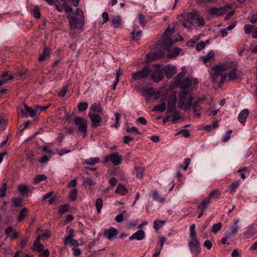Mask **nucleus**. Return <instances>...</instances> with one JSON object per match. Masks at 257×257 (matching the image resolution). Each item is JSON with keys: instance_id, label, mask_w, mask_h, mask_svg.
<instances>
[{"instance_id": "49530a36", "label": "nucleus", "mask_w": 257, "mask_h": 257, "mask_svg": "<svg viewBox=\"0 0 257 257\" xmlns=\"http://www.w3.org/2000/svg\"><path fill=\"white\" fill-rule=\"evenodd\" d=\"M47 177L45 175H37L35 177L34 181L36 184L39 183L40 182L46 180Z\"/></svg>"}, {"instance_id": "39448f33", "label": "nucleus", "mask_w": 257, "mask_h": 257, "mask_svg": "<svg viewBox=\"0 0 257 257\" xmlns=\"http://www.w3.org/2000/svg\"><path fill=\"white\" fill-rule=\"evenodd\" d=\"M102 115L103 117L102 118L101 116L96 113H93L90 112L88 113V115L91 121V126L92 127L96 128L99 126L101 121H103L105 125L106 124V123L108 120V116L106 113H103Z\"/></svg>"}, {"instance_id": "f704fd0d", "label": "nucleus", "mask_w": 257, "mask_h": 257, "mask_svg": "<svg viewBox=\"0 0 257 257\" xmlns=\"http://www.w3.org/2000/svg\"><path fill=\"white\" fill-rule=\"evenodd\" d=\"M189 236L190 239H196V232L195 230V225L194 224H192L190 226L189 229Z\"/></svg>"}, {"instance_id": "864d4df0", "label": "nucleus", "mask_w": 257, "mask_h": 257, "mask_svg": "<svg viewBox=\"0 0 257 257\" xmlns=\"http://www.w3.org/2000/svg\"><path fill=\"white\" fill-rule=\"evenodd\" d=\"M12 201L15 207H20L23 206L22 200L20 198H14Z\"/></svg>"}, {"instance_id": "3c124183", "label": "nucleus", "mask_w": 257, "mask_h": 257, "mask_svg": "<svg viewBox=\"0 0 257 257\" xmlns=\"http://www.w3.org/2000/svg\"><path fill=\"white\" fill-rule=\"evenodd\" d=\"M201 104H197V103H194L192 104L194 112L196 114V115L198 116H200V115L199 111L201 109Z\"/></svg>"}, {"instance_id": "aec40b11", "label": "nucleus", "mask_w": 257, "mask_h": 257, "mask_svg": "<svg viewBox=\"0 0 257 257\" xmlns=\"http://www.w3.org/2000/svg\"><path fill=\"white\" fill-rule=\"evenodd\" d=\"M193 18V22L196 23L198 27H202L205 26V23L204 18L197 14L196 12H194Z\"/></svg>"}, {"instance_id": "69168bd1", "label": "nucleus", "mask_w": 257, "mask_h": 257, "mask_svg": "<svg viewBox=\"0 0 257 257\" xmlns=\"http://www.w3.org/2000/svg\"><path fill=\"white\" fill-rule=\"evenodd\" d=\"M120 117H121L120 113H117V112L115 113V122H116V123L114 125L115 128L118 127V126L119 124V120L120 119Z\"/></svg>"}, {"instance_id": "4c0bfd02", "label": "nucleus", "mask_w": 257, "mask_h": 257, "mask_svg": "<svg viewBox=\"0 0 257 257\" xmlns=\"http://www.w3.org/2000/svg\"><path fill=\"white\" fill-rule=\"evenodd\" d=\"M193 100V97L192 96H189L185 104L183 106L184 107V108L186 110L189 109V108H190V107L192 105Z\"/></svg>"}, {"instance_id": "052dcab7", "label": "nucleus", "mask_w": 257, "mask_h": 257, "mask_svg": "<svg viewBox=\"0 0 257 257\" xmlns=\"http://www.w3.org/2000/svg\"><path fill=\"white\" fill-rule=\"evenodd\" d=\"M185 76V73L184 72H181L177 74L175 78V82L178 84L179 83H180L181 81H182V79Z\"/></svg>"}, {"instance_id": "a211bd4d", "label": "nucleus", "mask_w": 257, "mask_h": 257, "mask_svg": "<svg viewBox=\"0 0 257 257\" xmlns=\"http://www.w3.org/2000/svg\"><path fill=\"white\" fill-rule=\"evenodd\" d=\"M145 235V231L142 229H140L133 233L131 236L130 237V239L131 240L134 239H136L137 240H141L144 238Z\"/></svg>"}, {"instance_id": "de8ad7c7", "label": "nucleus", "mask_w": 257, "mask_h": 257, "mask_svg": "<svg viewBox=\"0 0 257 257\" xmlns=\"http://www.w3.org/2000/svg\"><path fill=\"white\" fill-rule=\"evenodd\" d=\"M28 242V238L27 237L25 236L20 238V242L18 243V245L22 248H24L27 245Z\"/></svg>"}, {"instance_id": "a19ab883", "label": "nucleus", "mask_w": 257, "mask_h": 257, "mask_svg": "<svg viewBox=\"0 0 257 257\" xmlns=\"http://www.w3.org/2000/svg\"><path fill=\"white\" fill-rule=\"evenodd\" d=\"M78 191L76 188L73 189L69 194V199L71 201H74L76 200L77 197Z\"/></svg>"}, {"instance_id": "4d7b16f0", "label": "nucleus", "mask_w": 257, "mask_h": 257, "mask_svg": "<svg viewBox=\"0 0 257 257\" xmlns=\"http://www.w3.org/2000/svg\"><path fill=\"white\" fill-rule=\"evenodd\" d=\"M69 206L68 205H62L59 207V213L62 214L68 211Z\"/></svg>"}, {"instance_id": "393cba45", "label": "nucleus", "mask_w": 257, "mask_h": 257, "mask_svg": "<svg viewBox=\"0 0 257 257\" xmlns=\"http://www.w3.org/2000/svg\"><path fill=\"white\" fill-rule=\"evenodd\" d=\"M178 84L180 85V86L183 88L182 90L185 89L186 90H188V87L191 84V81L189 78H186L183 80L182 81H181L180 83H179Z\"/></svg>"}, {"instance_id": "c85d7f7f", "label": "nucleus", "mask_w": 257, "mask_h": 257, "mask_svg": "<svg viewBox=\"0 0 257 257\" xmlns=\"http://www.w3.org/2000/svg\"><path fill=\"white\" fill-rule=\"evenodd\" d=\"M221 194L218 189H215L213 190L209 195L208 198H207V199H209V201H210V200L212 199H218L219 197L220 196Z\"/></svg>"}, {"instance_id": "a878e982", "label": "nucleus", "mask_w": 257, "mask_h": 257, "mask_svg": "<svg viewBox=\"0 0 257 257\" xmlns=\"http://www.w3.org/2000/svg\"><path fill=\"white\" fill-rule=\"evenodd\" d=\"M28 209L26 207H23L22 208L18 216V221L19 222L22 221L25 219V218L28 216Z\"/></svg>"}, {"instance_id": "c03bdc74", "label": "nucleus", "mask_w": 257, "mask_h": 257, "mask_svg": "<svg viewBox=\"0 0 257 257\" xmlns=\"http://www.w3.org/2000/svg\"><path fill=\"white\" fill-rule=\"evenodd\" d=\"M103 206V201L101 198H98L96 200L95 206L96 208L97 212L99 213Z\"/></svg>"}, {"instance_id": "09e8293b", "label": "nucleus", "mask_w": 257, "mask_h": 257, "mask_svg": "<svg viewBox=\"0 0 257 257\" xmlns=\"http://www.w3.org/2000/svg\"><path fill=\"white\" fill-rule=\"evenodd\" d=\"M164 221L160 220H156L154 222V228L156 230H159L164 223Z\"/></svg>"}, {"instance_id": "bb28decb", "label": "nucleus", "mask_w": 257, "mask_h": 257, "mask_svg": "<svg viewBox=\"0 0 257 257\" xmlns=\"http://www.w3.org/2000/svg\"><path fill=\"white\" fill-rule=\"evenodd\" d=\"M50 49L48 48H45L43 53L40 55L38 58L39 61H44L49 57Z\"/></svg>"}, {"instance_id": "c756f323", "label": "nucleus", "mask_w": 257, "mask_h": 257, "mask_svg": "<svg viewBox=\"0 0 257 257\" xmlns=\"http://www.w3.org/2000/svg\"><path fill=\"white\" fill-rule=\"evenodd\" d=\"M112 24L114 28H119L121 25V20L120 17L116 16L112 19Z\"/></svg>"}, {"instance_id": "338daca9", "label": "nucleus", "mask_w": 257, "mask_h": 257, "mask_svg": "<svg viewBox=\"0 0 257 257\" xmlns=\"http://www.w3.org/2000/svg\"><path fill=\"white\" fill-rule=\"evenodd\" d=\"M64 4H63V6H64V9H65V11L66 12V13H68L69 14H72V11H73V9H72V8L70 6H68L66 5V3H67V0L66 1V2H63Z\"/></svg>"}, {"instance_id": "f3484780", "label": "nucleus", "mask_w": 257, "mask_h": 257, "mask_svg": "<svg viewBox=\"0 0 257 257\" xmlns=\"http://www.w3.org/2000/svg\"><path fill=\"white\" fill-rule=\"evenodd\" d=\"M151 193V196L155 201L161 203L165 202V196L159 194L157 190H152Z\"/></svg>"}, {"instance_id": "ea45409f", "label": "nucleus", "mask_w": 257, "mask_h": 257, "mask_svg": "<svg viewBox=\"0 0 257 257\" xmlns=\"http://www.w3.org/2000/svg\"><path fill=\"white\" fill-rule=\"evenodd\" d=\"M214 56V53L213 51H210L209 53H207V55H205L202 58V61L204 63H207L208 62L210 59H211L212 58H213Z\"/></svg>"}, {"instance_id": "ddd939ff", "label": "nucleus", "mask_w": 257, "mask_h": 257, "mask_svg": "<svg viewBox=\"0 0 257 257\" xmlns=\"http://www.w3.org/2000/svg\"><path fill=\"white\" fill-rule=\"evenodd\" d=\"M152 79L155 82H159L164 77L163 72L160 69H157L154 71H152L151 74Z\"/></svg>"}, {"instance_id": "a18cd8bd", "label": "nucleus", "mask_w": 257, "mask_h": 257, "mask_svg": "<svg viewBox=\"0 0 257 257\" xmlns=\"http://www.w3.org/2000/svg\"><path fill=\"white\" fill-rule=\"evenodd\" d=\"M254 29V26L249 24L245 25L244 27V32L246 34L252 33Z\"/></svg>"}, {"instance_id": "423d86ee", "label": "nucleus", "mask_w": 257, "mask_h": 257, "mask_svg": "<svg viewBox=\"0 0 257 257\" xmlns=\"http://www.w3.org/2000/svg\"><path fill=\"white\" fill-rule=\"evenodd\" d=\"M73 121L77 128L76 132L82 133L83 137H85L87 131V120L82 117L75 116L73 119Z\"/></svg>"}, {"instance_id": "bf43d9fd", "label": "nucleus", "mask_w": 257, "mask_h": 257, "mask_svg": "<svg viewBox=\"0 0 257 257\" xmlns=\"http://www.w3.org/2000/svg\"><path fill=\"white\" fill-rule=\"evenodd\" d=\"M239 186V183L237 182H233L230 186L229 188V190L230 193H234L235 192V189Z\"/></svg>"}, {"instance_id": "20e7f679", "label": "nucleus", "mask_w": 257, "mask_h": 257, "mask_svg": "<svg viewBox=\"0 0 257 257\" xmlns=\"http://www.w3.org/2000/svg\"><path fill=\"white\" fill-rule=\"evenodd\" d=\"M174 29H167L164 32V36H163L162 40L161 41V45L164 48H167L170 47L175 42H178L180 40L182 39V37L179 36V39H170L171 36H172L174 33Z\"/></svg>"}, {"instance_id": "9d476101", "label": "nucleus", "mask_w": 257, "mask_h": 257, "mask_svg": "<svg viewBox=\"0 0 257 257\" xmlns=\"http://www.w3.org/2000/svg\"><path fill=\"white\" fill-rule=\"evenodd\" d=\"M176 98L174 95H170L168 99V107L167 109V114H171L173 111L176 110Z\"/></svg>"}, {"instance_id": "dca6fc26", "label": "nucleus", "mask_w": 257, "mask_h": 257, "mask_svg": "<svg viewBox=\"0 0 257 257\" xmlns=\"http://www.w3.org/2000/svg\"><path fill=\"white\" fill-rule=\"evenodd\" d=\"M188 91L185 89L182 90L180 93V99L178 102V105L180 107H183L185 104L186 100L189 96H188Z\"/></svg>"}, {"instance_id": "774afa93", "label": "nucleus", "mask_w": 257, "mask_h": 257, "mask_svg": "<svg viewBox=\"0 0 257 257\" xmlns=\"http://www.w3.org/2000/svg\"><path fill=\"white\" fill-rule=\"evenodd\" d=\"M205 46V44L203 42L198 43L196 46V50L199 51L203 49Z\"/></svg>"}, {"instance_id": "4468645a", "label": "nucleus", "mask_w": 257, "mask_h": 257, "mask_svg": "<svg viewBox=\"0 0 257 257\" xmlns=\"http://www.w3.org/2000/svg\"><path fill=\"white\" fill-rule=\"evenodd\" d=\"M24 108L22 109L21 111L23 114L28 116V113L31 117L35 116L38 113V109H33L32 107H29L28 105L24 103Z\"/></svg>"}, {"instance_id": "c9c22d12", "label": "nucleus", "mask_w": 257, "mask_h": 257, "mask_svg": "<svg viewBox=\"0 0 257 257\" xmlns=\"http://www.w3.org/2000/svg\"><path fill=\"white\" fill-rule=\"evenodd\" d=\"M131 34L132 35V37L134 40H140L141 37L142 31L139 30L137 32V29L135 28H134Z\"/></svg>"}, {"instance_id": "f8f14e48", "label": "nucleus", "mask_w": 257, "mask_h": 257, "mask_svg": "<svg viewBox=\"0 0 257 257\" xmlns=\"http://www.w3.org/2000/svg\"><path fill=\"white\" fill-rule=\"evenodd\" d=\"M117 234V230L113 227H110L108 229H104L103 231V236L109 240L112 239Z\"/></svg>"}, {"instance_id": "58836bf2", "label": "nucleus", "mask_w": 257, "mask_h": 257, "mask_svg": "<svg viewBox=\"0 0 257 257\" xmlns=\"http://www.w3.org/2000/svg\"><path fill=\"white\" fill-rule=\"evenodd\" d=\"M73 230L72 229H70V233L65 236L64 240V243L65 245H67L69 242H71V240H73Z\"/></svg>"}, {"instance_id": "6e6552de", "label": "nucleus", "mask_w": 257, "mask_h": 257, "mask_svg": "<svg viewBox=\"0 0 257 257\" xmlns=\"http://www.w3.org/2000/svg\"><path fill=\"white\" fill-rule=\"evenodd\" d=\"M104 160L106 162L110 161L114 165H118L121 162L122 157L116 152L106 156Z\"/></svg>"}, {"instance_id": "7c9ffc66", "label": "nucleus", "mask_w": 257, "mask_h": 257, "mask_svg": "<svg viewBox=\"0 0 257 257\" xmlns=\"http://www.w3.org/2000/svg\"><path fill=\"white\" fill-rule=\"evenodd\" d=\"M210 203L209 199H205L203 200L202 202L198 206V209L200 211H204Z\"/></svg>"}, {"instance_id": "37998d69", "label": "nucleus", "mask_w": 257, "mask_h": 257, "mask_svg": "<svg viewBox=\"0 0 257 257\" xmlns=\"http://www.w3.org/2000/svg\"><path fill=\"white\" fill-rule=\"evenodd\" d=\"M99 161V158L97 157L91 158L85 160V163L89 165H93L97 164Z\"/></svg>"}, {"instance_id": "13d9d810", "label": "nucleus", "mask_w": 257, "mask_h": 257, "mask_svg": "<svg viewBox=\"0 0 257 257\" xmlns=\"http://www.w3.org/2000/svg\"><path fill=\"white\" fill-rule=\"evenodd\" d=\"M7 188V185L6 183L3 184L0 188V197H3L5 196Z\"/></svg>"}, {"instance_id": "680f3d73", "label": "nucleus", "mask_w": 257, "mask_h": 257, "mask_svg": "<svg viewBox=\"0 0 257 257\" xmlns=\"http://www.w3.org/2000/svg\"><path fill=\"white\" fill-rule=\"evenodd\" d=\"M232 132L231 130H229L226 132L225 135L222 137V141L223 142H226L229 140Z\"/></svg>"}, {"instance_id": "2f4dec72", "label": "nucleus", "mask_w": 257, "mask_h": 257, "mask_svg": "<svg viewBox=\"0 0 257 257\" xmlns=\"http://www.w3.org/2000/svg\"><path fill=\"white\" fill-rule=\"evenodd\" d=\"M160 54H162L161 51H156L154 53L148 54L147 58L151 60L155 59H158L162 57V56H160Z\"/></svg>"}, {"instance_id": "b1692460", "label": "nucleus", "mask_w": 257, "mask_h": 257, "mask_svg": "<svg viewBox=\"0 0 257 257\" xmlns=\"http://www.w3.org/2000/svg\"><path fill=\"white\" fill-rule=\"evenodd\" d=\"M170 47L166 48L168 51V55L169 58H172L177 56L181 52V49L179 48H175L171 50Z\"/></svg>"}, {"instance_id": "7ed1b4c3", "label": "nucleus", "mask_w": 257, "mask_h": 257, "mask_svg": "<svg viewBox=\"0 0 257 257\" xmlns=\"http://www.w3.org/2000/svg\"><path fill=\"white\" fill-rule=\"evenodd\" d=\"M224 70L227 73L226 82L233 81L238 77L237 66L234 62L224 64Z\"/></svg>"}, {"instance_id": "0e129e2a", "label": "nucleus", "mask_w": 257, "mask_h": 257, "mask_svg": "<svg viewBox=\"0 0 257 257\" xmlns=\"http://www.w3.org/2000/svg\"><path fill=\"white\" fill-rule=\"evenodd\" d=\"M126 132L127 133H134L138 135L141 134V133L138 131V128L135 127L133 126L131 128L127 127L126 130Z\"/></svg>"}, {"instance_id": "6e6d98bb", "label": "nucleus", "mask_w": 257, "mask_h": 257, "mask_svg": "<svg viewBox=\"0 0 257 257\" xmlns=\"http://www.w3.org/2000/svg\"><path fill=\"white\" fill-rule=\"evenodd\" d=\"M126 213V210H123L121 213L117 215L115 218L116 222L120 223L123 220V214Z\"/></svg>"}, {"instance_id": "412c9836", "label": "nucleus", "mask_w": 257, "mask_h": 257, "mask_svg": "<svg viewBox=\"0 0 257 257\" xmlns=\"http://www.w3.org/2000/svg\"><path fill=\"white\" fill-rule=\"evenodd\" d=\"M248 114L249 111L247 109H244L242 110L239 113L238 116L239 121L241 123H244L246 121V119Z\"/></svg>"}, {"instance_id": "2eb2a0df", "label": "nucleus", "mask_w": 257, "mask_h": 257, "mask_svg": "<svg viewBox=\"0 0 257 257\" xmlns=\"http://www.w3.org/2000/svg\"><path fill=\"white\" fill-rule=\"evenodd\" d=\"M164 71L166 77L170 78L176 73L177 69L175 66L167 65L164 67Z\"/></svg>"}, {"instance_id": "8fccbe9b", "label": "nucleus", "mask_w": 257, "mask_h": 257, "mask_svg": "<svg viewBox=\"0 0 257 257\" xmlns=\"http://www.w3.org/2000/svg\"><path fill=\"white\" fill-rule=\"evenodd\" d=\"M138 18L139 20V23L141 27L145 26L147 24V20L146 19L145 16L142 14H140L138 16Z\"/></svg>"}, {"instance_id": "e433bc0d", "label": "nucleus", "mask_w": 257, "mask_h": 257, "mask_svg": "<svg viewBox=\"0 0 257 257\" xmlns=\"http://www.w3.org/2000/svg\"><path fill=\"white\" fill-rule=\"evenodd\" d=\"M18 190L22 194H25L29 192L28 186L24 184H20L18 186Z\"/></svg>"}, {"instance_id": "f03ea898", "label": "nucleus", "mask_w": 257, "mask_h": 257, "mask_svg": "<svg viewBox=\"0 0 257 257\" xmlns=\"http://www.w3.org/2000/svg\"><path fill=\"white\" fill-rule=\"evenodd\" d=\"M76 14L78 16L77 19L74 14H69L67 16L70 29L72 31L76 28L77 26L79 25L82 26L84 23V16L82 10L77 8L76 11Z\"/></svg>"}, {"instance_id": "72a5a7b5", "label": "nucleus", "mask_w": 257, "mask_h": 257, "mask_svg": "<svg viewBox=\"0 0 257 257\" xmlns=\"http://www.w3.org/2000/svg\"><path fill=\"white\" fill-rule=\"evenodd\" d=\"M172 115L171 116L170 120L173 123H176L177 121L181 118L180 113L178 111H173Z\"/></svg>"}, {"instance_id": "0eeeda50", "label": "nucleus", "mask_w": 257, "mask_h": 257, "mask_svg": "<svg viewBox=\"0 0 257 257\" xmlns=\"http://www.w3.org/2000/svg\"><path fill=\"white\" fill-rule=\"evenodd\" d=\"M152 70L147 66L132 74V77L135 80L148 77L151 73Z\"/></svg>"}, {"instance_id": "79ce46f5", "label": "nucleus", "mask_w": 257, "mask_h": 257, "mask_svg": "<svg viewBox=\"0 0 257 257\" xmlns=\"http://www.w3.org/2000/svg\"><path fill=\"white\" fill-rule=\"evenodd\" d=\"M166 103L165 102H162L159 105H155L153 110L163 112L166 109Z\"/></svg>"}, {"instance_id": "e2e57ef3", "label": "nucleus", "mask_w": 257, "mask_h": 257, "mask_svg": "<svg viewBox=\"0 0 257 257\" xmlns=\"http://www.w3.org/2000/svg\"><path fill=\"white\" fill-rule=\"evenodd\" d=\"M179 134H181L185 138H188L190 136L189 132L187 130H183L179 131V132L176 134V136L178 135Z\"/></svg>"}, {"instance_id": "f257e3e1", "label": "nucleus", "mask_w": 257, "mask_h": 257, "mask_svg": "<svg viewBox=\"0 0 257 257\" xmlns=\"http://www.w3.org/2000/svg\"><path fill=\"white\" fill-rule=\"evenodd\" d=\"M224 65H216L211 70L210 76L214 83H217L219 87L226 82L227 73L224 70Z\"/></svg>"}, {"instance_id": "5fc2aeb1", "label": "nucleus", "mask_w": 257, "mask_h": 257, "mask_svg": "<svg viewBox=\"0 0 257 257\" xmlns=\"http://www.w3.org/2000/svg\"><path fill=\"white\" fill-rule=\"evenodd\" d=\"M221 227L222 224L220 222L214 224L212 226L211 231L214 233H216L217 231L221 229Z\"/></svg>"}, {"instance_id": "cd10ccee", "label": "nucleus", "mask_w": 257, "mask_h": 257, "mask_svg": "<svg viewBox=\"0 0 257 257\" xmlns=\"http://www.w3.org/2000/svg\"><path fill=\"white\" fill-rule=\"evenodd\" d=\"M127 192V189L121 184H118L116 187L115 193L124 195Z\"/></svg>"}, {"instance_id": "1a4fd4ad", "label": "nucleus", "mask_w": 257, "mask_h": 257, "mask_svg": "<svg viewBox=\"0 0 257 257\" xmlns=\"http://www.w3.org/2000/svg\"><path fill=\"white\" fill-rule=\"evenodd\" d=\"M188 246L191 251L195 254L198 255L200 252V242L197 238L190 239Z\"/></svg>"}, {"instance_id": "9b49d317", "label": "nucleus", "mask_w": 257, "mask_h": 257, "mask_svg": "<svg viewBox=\"0 0 257 257\" xmlns=\"http://www.w3.org/2000/svg\"><path fill=\"white\" fill-rule=\"evenodd\" d=\"M194 12L184 16L182 21L183 26L186 28H190L193 26Z\"/></svg>"}, {"instance_id": "5701e85b", "label": "nucleus", "mask_w": 257, "mask_h": 257, "mask_svg": "<svg viewBox=\"0 0 257 257\" xmlns=\"http://www.w3.org/2000/svg\"><path fill=\"white\" fill-rule=\"evenodd\" d=\"M224 11L225 8H221L220 9L212 8L209 10V12L211 15L217 16L223 15Z\"/></svg>"}, {"instance_id": "603ef678", "label": "nucleus", "mask_w": 257, "mask_h": 257, "mask_svg": "<svg viewBox=\"0 0 257 257\" xmlns=\"http://www.w3.org/2000/svg\"><path fill=\"white\" fill-rule=\"evenodd\" d=\"M88 107V104L87 102H80L78 105V109L79 111H84L86 110Z\"/></svg>"}, {"instance_id": "473e14b6", "label": "nucleus", "mask_w": 257, "mask_h": 257, "mask_svg": "<svg viewBox=\"0 0 257 257\" xmlns=\"http://www.w3.org/2000/svg\"><path fill=\"white\" fill-rule=\"evenodd\" d=\"M144 169L141 167H136L134 174H136L137 178H142L144 175Z\"/></svg>"}, {"instance_id": "6ab92c4d", "label": "nucleus", "mask_w": 257, "mask_h": 257, "mask_svg": "<svg viewBox=\"0 0 257 257\" xmlns=\"http://www.w3.org/2000/svg\"><path fill=\"white\" fill-rule=\"evenodd\" d=\"M239 220L235 219L234 220V225L231 227L230 231L228 232V235L230 238L236 235L238 231L239 227L237 225Z\"/></svg>"}, {"instance_id": "4be33fe9", "label": "nucleus", "mask_w": 257, "mask_h": 257, "mask_svg": "<svg viewBox=\"0 0 257 257\" xmlns=\"http://www.w3.org/2000/svg\"><path fill=\"white\" fill-rule=\"evenodd\" d=\"M103 109V107L101 105L100 103H94L90 107V110L94 112L93 113H102Z\"/></svg>"}]
</instances>
